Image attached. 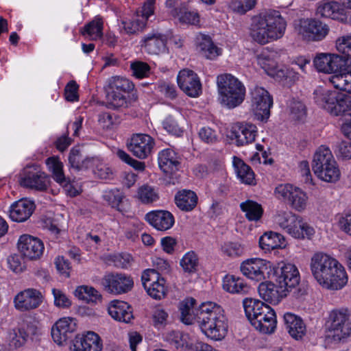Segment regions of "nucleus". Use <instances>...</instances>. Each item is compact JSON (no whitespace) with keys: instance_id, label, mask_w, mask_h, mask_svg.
<instances>
[{"instance_id":"7","label":"nucleus","mask_w":351,"mask_h":351,"mask_svg":"<svg viewBox=\"0 0 351 351\" xmlns=\"http://www.w3.org/2000/svg\"><path fill=\"white\" fill-rule=\"evenodd\" d=\"M315 102L330 115L343 116L351 110V97L335 90L318 87L314 90Z\"/></svg>"},{"instance_id":"22","label":"nucleus","mask_w":351,"mask_h":351,"mask_svg":"<svg viewBox=\"0 0 351 351\" xmlns=\"http://www.w3.org/2000/svg\"><path fill=\"white\" fill-rule=\"evenodd\" d=\"M18 248L21 255L28 260H38L43 254L44 244L36 237L23 234L18 241Z\"/></svg>"},{"instance_id":"17","label":"nucleus","mask_w":351,"mask_h":351,"mask_svg":"<svg viewBox=\"0 0 351 351\" xmlns=\"http://www.w3.org/2000/svg\"><path fill=\"white\" fill-rule=\"evenodd\" d=\"M43 293L34 288L19 291L13 299L14 308L20 312H29L38 308L43 302Z\"/></svg>"},{"instance_id":"45","label":"nucleus","mask_w":351,"mask_h":351,"mask_svg":"<svg viewBox=\"0 0 351 351\" xmlns=\"http://www.w3.org/2000/svg\"><path fill=\"white\" fill-rule=\"evenodd\" d=\"M75 296L87 303H97L101 300V295L94 287L82 285L76 288L74 292Z\"/></svg>"},{"instance_id":"23","label":"nucleus","mask_w":351,"mask_h":351,"mask_svg":"<svg viewBox=\"0 0 351 351\" xmlns=\"http://www.w3.org/2000/svg\"><path fill=\"white\" fill-rule=\"evenodd\" d=\"M102 349V339L93 331L76 335L71 346V351H101Z\"/></svg>"},{"instance_id":"28","label":"nucleus","mask_w":351,"mask_h":351,"mask_svg":"<svg viewBox=\"0 0 351 351\" xmlns=\"http://www.w3.org/2000/svg\"><path fill=\"white\" fill-rule=\"evenodd\" d=\"M180 157L173 149L167 148L158 153V160L160 169L166 174L177 171L180 166Z\"/></svg>"},{"instance_id":"27","label":"nucleus","mask_w":351,"mask_h":351,"mask_svg":"<svg viewBox=\"0 0 351 351\" xmlns=\"http://www.w3.org/2000/svg\"><path fill=\"white\" fill-rule=\"evenodd\" d=\"M146 221L158 231H167L171 229L175 218L171 213L165 210H153L146 214Z\"/></svg>"},{"instance_id":"32","label":"nucleus","mask_w":351,"mask_h":351,"mask_svg":"<svg viewBox=\"0 0 351 351\" xmlns=\"http://www.w3.org/2000/svg\"><path fill=\"white\" fill-rule=\"evenodd\" d=\"M316 14L322 18H330L335 20L343 21V10L340 5L335 1L324 0L318 3Z\"/></svg>"},{"instance_id":"53","label":"nucleus","mask_w":351,"mask_h":351,"mask_svg":"<svg viewBox=\"0 0 351 351\" xmlns=\"http://www.w3.org/2000/svg\"><path fill=\"white\" fill-rule=\"evenodd\" d=\"M222 253L230 258L241 256L244 253L243 246L238 242H226L221 247Z\"/></svg>"},{"instance_id":"58","label":"nucleus","mask_w":351,"mask_h":351,"mask_svg":"<svg viewBox=\"0 0 351 351\" xmlns=\"http://www.w3.org/2000/svg\"><path fill=\"white\" fill-rule=\"evenodd\" d=\"M198 51L199 54L208 60H215L222 54L221 48L217 45H199Z\"/></svg>"},{"instance_id":"12","label":"nucleus","mask_w":351,"mask_h":351,"mask_svg":"<svg viewBox=\"0 0 351 351\" xmlns=\"http://www.w3.org/2000/svg\"><path fill=\"white\" fill-rule=\"evenodd\" d=\"M274 269V264L262 258H249L243 261L240 266L242 274L256 282L269 278Z\"/></svg>"},{"instance_id":"47","label":"nucleus","mask_w":351,"mask_h":351,"mask_svg":"<svg viewBox=\"0 0 351 351\" xmlns=\"http://www.w3.org/2000/svg\"><path fill=\"white\" fill-rule=\"evenodd\" d=\"M329 79L335 88L351 93V75L339 73L332 75Z\"/></svg>"},{"instance_id":"3","label":"nucleus","mask_w":351,"mask_h":351,"mask_svg":"<svg viewBox=\"0 0 351 351\" xmlns=\"http://www.w3.org/2000/svg\"><path fill=\"white\" fill-rule=\"evenodd\" d=\"M197 324L202 332L215 341L223 339L227 335L228 324L222 307L216 303H202L197 309Z\"/></svg>"},{"instance_id":"6","label":"nucleus","mask_w":351,"mask_h":351,"mask_svg":"<svg viewBox=\"0 0 351 351\" xmlns=\"http://www.w3.org/2000/svg\"><path fill=\"white\" fill-rule=\"evenodd\" d=\"M217 85L220 103L228 108H234L244 100L245 88L243 84L230 73L217 77Z\"/></svg>"},{"instance_id":"49","label":"nucleus","mask_w":351,"mask_h":351,"mask_svg":"<svg viewBox=\"0 0 351 351\" xmlns=\"http://www.w3.org/2000/svg\"><path fill=\"white\" fill-rule=\"evenodd\" d=\"M180 264L184 272L194 273L197 270L199 258L193 251H191L184 255Z\"/></svg>"},{"instance_id":"9","label":"nucleus","mask_w":351,"mask_h":351,"mask_svg":"<svg viewBox=\"0 0 351 351\" xmlns=\"http://www.w3.org/2000/svg\"><path fill=\"white\" fill-rule=\"evenodd\" d=\"M328 337L335 342H341L351 336V320L348 310H332L326 322Z\"/></svg>"},{"instance_id":"33","label":"nucleus","mask_w":351,"mask_h":351,"mask_svg":"<svg viewBox=\"0 0 351 351\" xmlns=\"http://www.w3.org/2000/svg\"><path fill=\"white\" fill-rule=\"evenodd\" d=\"M286 330L295 339H301L306 333V326L302 319L291 313L284 315Z\"/></svg>"},{"instance_id":"16","label":"nucleus","mask_w":351,"mask_h":351,"mask_svg":"<svg viewBox=\"0 0 351 351\" xmlns=\"http://www.w3.org/2000/svg\"><path fill=\"white\" fill-rule=\"evenodd\" d=\"M298 32L307 41L318 42L328 34L329 27L315 19H302L298 25Z\"/></svg>"},{"instance_id":"31","label":"nucleus","mask_w":351,"mask_h":351,"mask_svg":"<svg viewBox=\"0 0 351 351\" xmlns=\"http://www.w3.org/2000/svg\"><path fill=\"white\" fill-rule=\"evenodd\" d=\"M108 311L112 318L119 322L130 323L134 318L132 306L124 301H112Z\"/></svg>"},{"instance_id":"25","label":"nucleus","mask_w":351,"mask_h":351,"mask_svg":"<svg viewBox=\"0 0 351 351\" xmlns=\"http://www.w3.org/2000/svg\"><path fill=\"white\" fill-rule=\"evenodd\" d=\"M257 128L252 123L235 124L230 132V138L235 141L237 146H245L255 141Z\"/></svg>"},{"instance_id":"29","label":"nucleus","mask_w":351,"mask_h":351,"mask_svg":"<svg viewBox=\"0 0 351 351\" xmlns=\"http://www.w3.org/2000/svg\"><path fill=\"white\" fill-rule=\"evenodd\" d=\"M35 209V204L27 199H21L12 204L10 217L12 221L23 222L28 219Z\"/></svg>"},{"instance_id":"13","label":"nucleus","mask_w":351,"mask_h":351,"mask_svg":"<svg viewBox=\"0 0 351 351\" xmlns=\"http://www.w3.org/2000/svg\"><path fill=\"white\" fill-rule=\"evenodd\" d=\"M275 193L278 199L284 201L297 211L302 212L307 206L306 193L291 184H279L275 189Z\"/></svg>"},{"instance_id":"1","label":"nucleus","mask_w":351,"mask_h":351,"mask_svg":"<svg viewBox=\"0 0 351 351\" xmlns=\"http://www.w3.org/2000/svg\"><path fill=\"white\" fill-rule=\"evenodd\" d=\"M310 268L315 279L324 288L338 290L348 282L343 267L327 254H314L311 259Z\"/></svg>"},{"instance_id":"24","label":"nucleus","mask_w":351,"mask_h":351,"mask_svg":"<svg viewBox=\"0 0 351 351\" xmlns=\"http://www.w3.org/2000/svg\"><path fill=\"white\" fill-rule=\"evenodd\" d=\"M77 324L75 319L63 317L58 319L51 328V337L58 345H62L76 330Z\"/></svg>"},{"instance_id":"40","label":"nucleus","mask_w":351,"mask_h":351,"mask_svg":"<svg viewBox=\"0 0 351 351\" xmlns=\"http://www.w3.org/2000/svg\"><path fill=\"white\" fill-rule=\"evenodd\" d=\"M290 235L295 239H311L315 234L314 228L306 222L303 218L297 215Z\"/></svg>"},{"instance_id":"51","label":"nucleus","mask_w":351,"mask_h":351,"mask_svg":"<svg viewBox=\"0 0 351 351\" xmlns=\"http://www.w3.org/2000/svg\"><path fill=\"white\" fill-rule=\"evenodd\" d=\"M69 161L73 168L80 170L88 168L91 162L90 159L85 158L78 149L73 148L69 154Z\"/></svg>"},{"instance_id":"4","label":"nucleus","mask_w":351,"mask_h":351,"mask_svg":"<svg viewBox=\"0 0 351 351\" xmlns=\"http://www.w3.org/2000/svg\"><path fill=\"white\" fill-rule=\"evenodd\" d=\"M108 105L110 108H128L138 99L134 84L121 76H112L105 86Z\"/></svg>"},{"instance_id":"63","label":"nucleus","mask_w":351,"mask_h":351,"mask_svg":"<svg viewBox=\"0 0 351 351\" xmlns=\"http://www.w3.org/2000/svg\"><path fill=\"white\" fill-rule=\"evenodd\" d=\"M172 38H173L172 34L170 32L167 33L166 34H160L158 32H153L152 33L148 34L144 38L143 41L145 43L153 41L156 43H161L165 44V43H172L173 42Z\"/></svg>"},{"instance_id":"50","label":"nucleus","mask_w":351,"mask_h":351,"mask_svg":"<svg viewBox=\"0 0 351 351\" xmlns=\"http://www.w3.org/2000/svg\"><path fill=\"white\" fill-rule=\"evenodd\" d=\"M257 1L258 0H232L229 3V8L233 12L244 14L253 10Z\"/></svg>"},{"instance_id":"36","label":"nucleus","mask_w":351,"mask_h":351,"mask_svg":"<svg viewBox=\"0 0 351 351\" xmlns=\"http://www.w3.org/2000/svg\"><path fill=\"white\" fill-rule=\"evenodd\" d=\"M260 247L265 252H269L277 248H283L286 246L285 237L276 232H266L259 239Z\"/></svg>"},{"instance_id":"19","label":"nucleus","mask_w":351,"mask_h":351,"mask_svg":"<svg viewBox=\"0 0 351 351\" xmlns=\"http://www.w3.org/2000/svg\"><path fill=\"white\" fill-rule=\"evenodd\" d=\"M275 274L276 282L279 285V288L285 291L287 294L300 283V273L293 264H283L278 270L275 271Z\"/></svg>"},{"instance_id":"64","label":"nucleus","mask_w":351,"mask_h":351,"mask_svg":"<svg viewBox=\"0 0 351 351\" xmlns=\"http://www.w3.org/2000/svg\"><path fill=\"white\" fill-rule=\"evenodd\" d=\"M52 293L54 297V304L56 306L62 308H68L71 305V301L61 290L53 289Z\"/></svg>"},{"instance_id":"18","label":"nucleus","mask_w":351,"mask_h":351,"mask_svg":"<svg viewBox=\"0 0 351 351\" xmlns=\"http://www.w3.org/2000/svg\"><path fill=\"white\" fill-rule=\"evenodd\" d=\"M141 280L147 293L155 300H161L167 294L165 280L160 276L155 269L145 270L141 276Z\"/></svg>"},{"instance_id":"39","label":"nucleus","mask_w":351,"mask_h":351,"mask_svg":"<svg viewBox=\"0 0 351 351\" xmlns=\"http://www.w3.org/2000/svg\"><path fill=\"white\" fill-rule=\"evenodd\" d=\"M36 328L33 326H21L12 329L10 332V345L15 348L23 346L30 335L36 333Z\"/></svg>"},{"instance_id":"20","label":"nucleus","mask_w":351,"mask_h":351,"mask_svg":"<svg viewBox=\"0 0 351 351\" xmlns=\"http://www.w3.org/2000/svg\"><path fill=\"white\" fill-rule=\"evenodd\" d=\"M155 146L154 139L146 134H135L128 143V149L139 159H145L152 153Z\"/></svg>"},{"instance_id":"54","label":"nucleus","mask_w":351,"mask_h":351,"mask_svg":"<svg viewBox=\"0 0 351 351\" xmlns=\"http://www.w3.org/2000/svg\"><path fill=\"white\" fill-rule=\"evenodd\" d=\"M337 49L340 55L348 54V58H341V69L340 73H348L351 75V45H337Z\"/></svg>"},{"instance_id":"43","label":"nucleus","mask_w":351,"mask_h":351,"mask_svg":"<svg viewBox=\"0 0 351 351\" xmlns=\"http://www.w3.org/2000/svg\"><path fill=\"white\" fill-rule=\"evenodd\" d=\"M103 25L102 19L97 16L84 25L82 34L90 40H97L103 35Z\"/></svg>"},{"instance_id":"34","label":"nucleus","mask_w":351,"mask_h":351,"mask_svg":"<svg viewBox=\"0 0 351 351\" xmlns=\"http://www.w3.org/2000/svg\"><path fill=\"white\" fill-rule=\"evenodd\" d=\"M45 164L48 171L51 173L53 179L62 187L69 186V178H66L63 171V163L58 157L52 156L46 159Z\"/></svg>"},{"instance_id":"10","label":"nucleus","mask_w":351,"mask_h":351,"mask_svg":"<svg viewBox=\"0 0 351 351\" xmlns=\"http://www.w3.org/2000/svg\"><path fill=\"white\" fill-rule=\"evenodd\" d=\"M281 51H277L273 47L258 48L256 50L258 64L265 72L277 81H282L287 77V70L280 67L276 59L280 55Z\"/></svg>"},{"instance_id":"46","label":"nucleus","mask_w":351,"mask_h":351,"mask_svg":"<svg viewBox=\"0 0 351 351\" xmlns=\"http://www.w3.org/2000/svg\"><path fill=\"white\" fill-rule=\"evenodd\" d=\"M296 216L297 215L291 212L280 211L275 215L274 222L276 225L285 230L287 233L290 234L294 223H296L295 221Z\"/></svg>"},{"instance_id":"52","label":"nucleus","mask_w":351,"mask_h":351,"mask_svg":"<svg viewBox=\"0 0 351 351\" xmlns=\"http://www.w3.org/2000/svg\"><path fill=\"white\" fill-rule=\"evenodd\" d=\"M123 193L117 188L106 190L103 199L112 208H118L124 198Z\"/></svg>"},{"instance_id":"35","label":"nucleus","mask_w":351,"mask_h":351,"mask_svg":"<svg viewBox=\"0 0 351 351\" xmlns=\"http://www.w3.org/2000/svg\"><path fill=\"white\" fill-rule=\"evenodd\" d=\"M223 288L230 293L247 294L250 290V286L240 277L226 275L223 280Z\"/></svg>"},{"instance_id":"56","label":"nucleus","mask_w":351,"mask_h":351,"mask_svg":"<svg viewBox=\"0 0 351 351\" xmlns=\"http://www.w3.org/2000/svg\"><path fill=\"white\" fill-rule=\"evenodd\" d=\"M182 119V116L178 115L177 118L169 115L163 121V128L169 134L180 136L182 133V128L180 125L179 121Z\"/></svg>"},{"instance_id":"59","label":"nucleus","mask_w":351,"mask_h":351,"mask_svg":"<svg viewBox=\"0 0 351 351\" xmlns=\"http://www.w3.org/2000/svg\"><path fill=\"white\" fill-rule=\"evenodd\" d=\"M117 157L123 162L128 164L136 170L143 171L145 169V163L132 158L128 153L122 149H118L116 152Z\"/></svg>"},{"instance_id":"21","label":"nucleus","mask_w":351,"mask_h":351,"mask_svg":"<svg viewBox=\"0 0 351 351\" xmlns=\"http://www.w3.org/2000/svg\"><path fill=\"white\" fill-rule=\"evenodd\" d=\"M180 88L191 97H197L202 93V83L197 74L189 69L181 70L177 77Z\"/></svg>"},{"instance_id":"60","label":"nucleus","mask_w":351,"mask_h":351,"mask_svg":"<svg viewBox=\"0 0 351 351\" xmlns=\"http://www.w3.org/2000/svg\"><path fill=\"white\" fill-rule=\"evenodd\" d=\"M291 115L293 119H302L306 115V107L303 103L300 101L293 99L289 105Z\"/></svg>"},{"instance_id":"11","label":"nucleus","mask_w":351,"mask_h":351,"mask_svg":"<svg viewBox=\"0 0 351 351\" xmlns=\"http://www.w3.org/2000/svg\"><path fill=\"white\" fill-rule=\"evenodd\" d=\"M19 182L24 188L40 192L46 191L51 182L49 176L36 165L25 167Z\"/></svg>"},{"instance_id":"42","label":"nucleus","mask_w":351,"mask_h":351,"mask_svg":"<svg viewBox=\"0 0 351 351\" xmlns=\"http://www.w3.org/2000/svg\"><path fill=\"white\" fill-rule=\"evenodd\" d=\"M233 164L237 175L243 183L250 185L255 183L254 173L250 166L237 157H234Z\"/></svg>"},{"instance_id":"2","label":"nucleus","mask_w":351,"mask_h":351,"mask_svg":"<svg viewBox=\"0 0 351 351\" xmlns=\"http://www.w3.org/2000/svg\"><path fill=\"white\" fill-rule=\"evenodd\" d=\"M287 27L285 20L275 10H265L251 19L250 35L259 44H267L282 38Z\"/></svg>"},{"instance_id":"30","label":"nucleus","mask_w":351,"mask_h":351,"mask_svg":"<svg viewBox=\"0 0 351 351\" xmlns=\"http://www.w3.org/2000/svg\"><path fill=\"white\" fill-rule=\"evenodd\" d=\"M260 297L265 302L272 304H278L287 295L279 285L270 281L262 282L258 287Z\"/></svg>"},{"instance_id":"55","label":"nucleus","mask_w":351,"mask_h":351,"mask_svg":"<svg viewBox=\"0 0 351 351\" xmlns=\"http://www.w3.org/2000/svg\"><path fill=\"white\" fill-rule=\"evenodd\" d=\"M95 165L93 172L100 179H110L112 178L113 171L108 165L105 164L98 159H93L91 162Z\"/></svg>"},{"instance_id":"57","label":"nucleus","mask_w":351,"mask_h":351,"mask_svg":"<svg viewBox=\"0 0 351 351\" xmlns=\"http://www.w3.org/2000/svg\"><path fill=\"white\" fill-rule=\"evenodd\" d=\"M130 69L132 71V75L138 79L147 77L150 74V66L144 62H133L131 63Z\"/></svg>"},{"instance_id":"5","label":"nucleus","mask_w":351,"mask_h":351,"mask_svg":"<svg viewBox=\"0 0 351 351\" xmlns=\"http://www.w3.org/2000/svg\"><path fill=\"white\" fill-rule=\"evenodd\" d=\"M243 307L247 317L256 330L265 334L274 332L276 316L269 305L258 300L245 299Z\"/></svg>"},{"instance_id":"62","label":"nucleus","mask_w":351,"mask_h":351,"mask_svg":"<svg viewBox=\"0 0 351 351\" xmlns=\"http://www.w3.org/2000/svg\"><path fill=\"white\" fill-rule=\"evenodd\" d=\"M156 0H147L143 5L141 10L137 12V17L147 21L154 13Z\"/></svg>"},{"instance_id":"14","label":"nucleus","mask_w":351,"mask_h":351,"mask_svg":"<svg viewBox=\"0 0 351 351\" xmlns=\"http://www.w3.org/2000/svg\"><path fill=\"white\" fill-rule=\"evenodd\" d=\"M250 110L258 121H267L270 116L273 99L269 93L263 87L256 86L251 90Z\"/></svg>"},{"instance_id":"48","label":"nucleus","mask_w":351,"mask_h":351,"mask_svg":"<svg viewBox=\"0 0 351 351\" xmlns=\"http://www.w3.org/2000/svg\"><path fill=\"white\" fill-rule=\"evenodd\" d=\"M137 197L143 204H151L159 199L157 191L147 184H144L138 188Z\"/></svg>"},{"instance_id":"38","label":"nucleus","mask_w":351,"mask_h":351,"mask_svg":"<svg viewBox=\"0 0 351 351\" xmlns=\"http://www.w3.org/2000/svg\"><path fill=\"white\" fill-rule=\"evenodd\" d=\"M175 203L176 206L183 211H191L197 205V197L191 190H182L175 195Z\"/></svg>"},{"instance_id":"41","label":"nucleus","mask_w":351,"mask_h":351,"mask_svg":"<svg viewBox=\"0 0 351 351\" xmlns=\"http://www.w3.org/2000/svg\"><path fill=\"white\" fill-rule=\"evenodd\" d=\"M240 208L245 213V216L248 221H258L263 215V208L261 204L258 202L247 199L240 204Z\"/></svg>"},{"instance_id":"61","label":"nucleus","mask_w":351,"mask_h":351,"mask_svg":"<svg viewBox=\"0 0 351 351\" xmlns=\"http://www.w3.org/2000/svg\"><path fill=\"white\" fill-rule=\"evenodd\" d=\"M146 26L145 20L139 17L131 21L124 22L123 27L127 34H132L142 31Z\"/></svg>"},{"instance_id":"8","label":"nucleus","mask_w":351,"mask_h":351,"mask_svg":"<svg viewBox=\"0 0 351 351\" xmlns=\"http://www.w3.org/2000/svg\"><path fill=\"white\" fill-rule=\"evenodd\" d=\"M313 170L322 180L336 182L341 176L339 165L330 149L321 146L316 151L313 160Z\"/></svg>"},{"instance_id":"26","label":"nucleus","mask_w":351,"mask_h":351,"mask_svg":"<svg viewBox=\"0 0 351 351\" xmlns=\"http://www.w3.org/2000/svg\"><path fill=\"white\" fill-rule=\"evenodd\" d=\"M348 58L345 55L335 53H319L313 60L316 69L319 72L332 73L341 69V58Z\"/></svg>"},{"instance_id":"44","label":"nucleus","mask_w":351,"mask_h":351,"mask_svg":"<svg viewBox=\"0 0 351 351\" xmlns=\"http://www.w3.org/2000/svg\"><path fill=\"white\" fill-rule=\"evenodd\" d=\"M195 303V300L191 298L183 300L180 304V320L186 325L193 324L195 322H197V313L194 314L193 311Z\"/></svg>"},{"instance_id":"37","label":"nucleus","mask_w":351,"mask_h":351,"mask_svg":"<svg viewBox=\"0 0 351 351\" xmlns=\"http://www.w3.org/2000/svg\"><path fill=\"white\" fill-rule=\"evenodd\" d=\"M172 14L176 16L180 23L185 25L200 27V14L197 10H189L185 6L175 8Z\"/></svg>"},{"instance_id":"15","label":"nucleus","mask_w":351,"mask_h":351,"mask_svg":"<svg viewBox=\"0 0 351 351\" xmlns=\"http://www.w3.org/2000/svg\"><path fill=\"white\" fill-rule=\"evenodd\" d=\"M104 290L113 295H121L130 291L134 287L131 276L121 272H109L101 279Z\"/></svg>"}]
</instances>
